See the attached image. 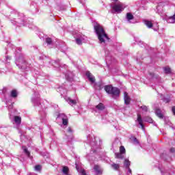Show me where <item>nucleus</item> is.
<instances>
[{"label": "nucleus", "instance_id": "obj_37", "mask_svg": "<svg viewBox=\"0 0 175 175\" xmlns=\"http://www.w3.org/2000/svg\"><path fill=\"white\" fill-rule=\"evenodd\" d=\"M126 170H127V174H132V170L129 167L126 168Z\"/></svg>", "mask_w": 175, "mask_h": 175}, {"label": "nucleus", "instance_id": "obj_11", "mask_svg": "<svg viewBox=\"0 0 175 175\" xmlns=\"http://www.w3.org/2000/svg\"><path fill=\"white\" fill-rule=\"evenodd\" d=\"M73 130L72 129V128L68 127L67 129V133L66 134V135L67 136V139L68 140V142H70V140H72V139H73Z\"/></svg>", "mask_w": 175, "mask_h": 175}, {"label": "nucleus", "instance_id": "obj_22", "mask_svg": "<svg viewBox=\"0 0 175 175\" xmlns=\"http://www.w3.org/2000/svg\"><path fill=\"white\" fill-rule=\"evenodd\" d=\"M124 154L121 152L115 153V158L117 159H124Z\"/></svg>", "mask_w": 175, "mask_h": 175}, {"label": "nucleus", "instance_id": "obj_19", "mask_svg": "<svg viewBox=\"0 0 175 175\" xmlns=\"http://www.w3.org/2000/svg\"><path fill=\"white\" fill-rule=\"evenodd\" d=\"M167 23H168L170 24H174V23H175V14L172 16H170L167 19Z\"/></svg>", "mask_w": 175, "mask_h": 175}, {"label": "nucleus", "instance_id": "obj_40", "mask_svg": "<svg viewBox=\"0 0 175 175\" xmlns=\"http://www.w3.org/2000/svg\"><path fill=\"white\" fill-rule=\"evenodd\" d=\"M11 109H13V104H11L9 107H8V109L10 111Z\"/></svg>", "mask_w": 175, "mask_h": 175}, {"label": "nucleus", "instance_id": "obj_18", "mask_svg": "<svg viewBox=\"0 0 175 175\" xmlns=\"http://www.w3.org/2000/svg\"><path fill=\"white\" fill-rule=\"evenodd\" d=\"M103 87H105V85L102 82L94 83V88L96 90H98L99 91H100V90H103Z\"/></svg>", "mask_w": 175, "mask_h": 175}, {"label": "nucleus", "instance_id": "obj_27", "mask_svg": "<svg viewBox=\"0 0 175 175\" xmlns=\"http://www.w3.org/2000/svg\"><path fill=\"white\" fill-rule=\"evenodd\" d=\"M62 172L64 174H66V175L68 174H69V167H68L67 166L63 167Z\"/></svg>", "mask_w": 175, "mask_h": 175}, {"label": "nucleus", "instance_id": "obj_28", "mask_svg": "<svg viewBox=\"0 0 175 175\" xmlns=\"http://www.w3.org/2000/svg\"><path fill=\"white\" fill-rule=\"evenodd\" d=\"M144 120L146 122H149L150 124H152V122H153L152 118H150V117L144 118Z\"/></svg>", "mask_w": 175, "mask_h": 175}, {"label": "nucleus", "instance_id": "obj_1", "mask_svg": "<svg viewBox=\"0 0 175 175\" xmlns=\"http://www.w3.org/2000/svg\"><path fill=\"white\" fill-rule=\"evenodd\" d=\"M94 29L100 43H105L106 40H109V36H107V34L106 33V31H105V29L102 25L98 23H95L94 25Z\"/></svg>", "mask_w": 175, "mask_h": 175}, {"label": "nucleus", "instance_id": "obj_46", "mask_svg": "<svg viewBox=\"0 0 175 175\" xmlns=\"http://www.w3.org/2000/svg\"><path fill=\"white\" fill-rule=\"evenodd\" d=\"M113 1H115V2H117V1H118V0H113Z\"/></svg>", "mask_w": 175, "mask_h": 175}, {"label": "nucleus", "instance_id": "obj_47", "mask_svg": "<svg viewBox=\"0 0 175 175\" xmlns=\"http://www.w3.org/2000/svg\"><path fill=\"white\" fill-rule=\"evenodd\" d=\"M93 152H95V150H94Z\"/></svg>", "mask_w": 175, "mask_h": 175}, {"label": "nucleus", "instance_id": "obj_13", "mask_svg": "<svg viewBox=\"0 0 175 175\" xmlns=\"http://www.w3.org/2000/svg\"><path fill=\"white\" fill-rule=\"evenodd\" d=\"M93 170L95 174L96 175L102 174V173L103 172V170L102 169V167H100V166L98 165H95Z\"/></svg>", "mask_w": 175, "mask_h": 175}, {"label": "nucleus", "instance_id": "obj_16", "mask_svg": "<svg viewBox=\"0 0 175 175\" xmlns=\"http://www.w3.org/2000/svg\"><path fill=\"white\" fill-rule=\"evenodd\" d=\"M136 122H138L139 125H140L142 131H144V124H143V119L142 118V116L137 115V119Z\"/></svg>", "mask_w": 175, "mask_h": 175}, {"label": "nucleus", "instance_id": "obj_10", "mask_svg": "<svg viewBox=\"0 0 175 175\" xmlns=\"http://www.w3.org/2000/svg\"><path fill=\"white\" fill-rule=\"evenodd\" d=\"M126 20L129 23V24H135V16L131 12H128L126 14Z\"/></svg>", "mask_w": 175, "mask_h": 175}, {"label": "nucleus", "instance_id": "obj_33", "mask_svg": "<svg viewBox=\"0 0 175 175\" xmlns=\"http://www.w3.org/2000/svg\"><path fill=\"white\" fill-rule=\"evenodd\" d=\"M120 152L123 154H125V152H126L125 148L123 146H120Z\"/></svg>", "mask_w": 175, "mask_h": 175}, {"label": "nucleus", "instance_id": "obj_26", "mask_svg": "<svg viewBox=\"0 0 175 175\" xmlns=\"http://www.w3.org/2000/svg\"><path fill=\"white\" fill-rule=\"evenodd\" d=\"M124 166L126 169L129 167V166H131V161H129V160L128 159H125L124 163Z\"/></svg>", "mask_w": 175, "mask_h": 175}, {"label": "nucleus", "instance_id": "obj_38", "mask_svg": "<svg viewBox=\"0 0 175 175\" xmlns=\"http://www.w3.org/2000/svg\"><path fill=\"white\" fill-rule=\"evenodd\" d=\"M87 159H88L89 161H94V157L90 156V154H88Z\"/></svg>", "mask_w": 175, "mask_h": 175}, {"label": "nucleus", "instance_id": "obj_8", "mask_svg": "<svg viewBox=\"0 0 175 175\" xmlns=\"http://www.w3.org/2000/svg\"><path fill=\"white\" fill-rule=\"evenodd\" d=\"M86 38L87 37H85V36H84L83 34L77 35V36L75 37V40H76L77 44H81L83 43V42H84V40H85Z\"/></svg>", "mask_w": 175, "mask_h": 175}, {"label": "nucleus", "instance_id": "obj_4", "mask_svg": "<svg viewBox=\"0 0 175 175\" xmlns=\"http://www.w3.org/2000/svg\"><path fill=\"white\" fill-rule=\"evenodd\" d=\"M16 65L18 66V69L21 70H27L29 67V64L25 62V59L23 57H19L16 59Z\"/></svg>", "mask_w": 175, "mask_h": 175}, {"label": "nucleus", "instance_id": "obj_30", "mask_svg": "<svg viewBox=\"0 0 175 175\" xmlns=\"http://www.w3.org/2000/svg\"><path fill=\"white\" fill-rule=\"evenodd\" d=\"M23 150L24 152L26 154V155H27L28 157H29L30 153H29V151H28V149H27V147L23 146Z\"/></svg>", "mask_w": 175, "mask_h": 175}, {"label": "nucleus", "instance_id": "obj_20", "mask_svg": "<svg viewBox=\"0 0 175 175\" xmlns=\"http://www.w3.org/2000/svg\"><path fill=\"white\" fill-rule=\"evenodd\" d=\"M14 121L16 125H20L21 124V118L20 116H14Z\"/></svg>", "mask_w": 175, "mask_h": 175}, {"label": "nucleus", "instance_id": "obj_41", "mask_svg": "<svg viewBox=\"0 0 175 175\" xmlns=\"http://www.w3.org/2000/svg\"><path fill=\"white\" fill-rule=\"evenodd\" d=\"M10 59H11V57H10L6 56V60H7V61H10Z\"/></svg>", "mask_w": 175, "mask_h": 175}, {"label": "nucleus", "instance_id": "obj_45", "mask_svg": "<svg viewBox=\"0 0 175 175\" xmlns=\"http://www.w3.org/2000/svg\"><path fill=\"white\" fill-rule=\"evenodd\" d=\"M172 152H173V151H174V149H171Z\"/></svg>", "mask_w": 175, "mask_h": 175}, {"label": "nucleus", "instance_id": "obj_9", "mask_svg": "<svg viewBox=\"0 0 175 175\" xmlns=\"http://www.w3.org/2000/svg\"><path fill=\"white\" fill-rule=\"evenodd\" d=\"M144 24L146 25V27H148V28H153L154 31H158V29H159V26H158V24L153 25L151 21H145Z\"/></svg>", "mask_w": 175, "mask_h": 175}, {"label": "nucleus", "instance_id": "obj_12", "mask_svg": "<svg viewBox=\"0 0 175 175\" xmlns=\"http://www.w3.org/2000/svg\"><path fill=\"white\" fill-rule=\"evenodd\" d=\"M86 77H88L89 81H90L91 84H95V77L90 72V71L86 72Z\"/></svg>", "mask_w": 175, "mask_h": 175}, {"label": "nucleus", "instance_id": "obj_23", "mask_svg": "<svg viewBox=\"0 0 175 175\" xmlns=\"http://www.w3.org/2000/svg\"><path fill=\"white\" fill-rule=\"evenodd\" d=\"M111 167L113 170H120V164H117L115 163H113L111 164Z\"/></svg>", "mask_w": 175, "mask_h": 175}, {"label": "nucleus", "instance_id": "obj_15", "mask_svg": "<svg viewBox=\"0 0 175 175\" xmlns=\"http://www.w3.org/2000/svg\"><path fill=\"white\" fill-rule=\"evenodd\" d=\"M124 99L125 105H129L131 103V97L128 95V92H124Z\"/></svg>", "mask_w": 175, "mask_h": 175}, {"label": "nucleus", "instance_id": "obj_32", "mask_svg": "<svg viewBox=\"0 0 175 175\" xmlns=\"http://www.w3.org/2000/svg\"><path fill=\"white\" fill-rule=\"evenodd\" d=\"M164 72H165V73L169 74L172 72V70H170V68L165 67L164 68Z\"/></svg>", "mask_w": 175, "mask_h": 175}, {"label": "nucleus", "instance_id": "obj_35", "mask_svg": "<svg viewBox=\"0 0 175 175\" xmlns=\"http://www.w3.org/2000/svg\"><path fill=\"white\" fill-rule=\"evenodd\" d=\"M41 169H42V166H40V165H36L35 166V170L36 172H39L40 170H41Z\"/></svg>", "mask_w": 175, "mask_h": 175}, {"label": "nucleus", "instance_id": "obj_5", "mask_svg": "<svg viewBox=\"0 0 175 175\" xmlns=\"http://www.w3.org/2000/svg\"><path fill=\"white\" fill-rule=\"evenodd\" d=\"M112 9L115 13H121L125 9V5L122 3H118L112 6Z\"/></svg>", "mask_w": 175, "mask_h": 175}, {"label": "nucleus", "instance_id": "obj_7", "mask_svg": "<svg viewBox=\"0 0 175 175\" xmlns=\"http://www.w3.org/2000/svg\"><path fill=\"white\" fill-rule=\"evenodd\" d=\"M58 120H62L63 125H68V122H69V120L68 119V116L64 113H59L57 118Z\"/></svg>", "mask_w": 175, "mask_h": 175}, {"label": "nucleus", "instance_id": "obj_36", "mask_svg": "<svg viewBox=\"0 0 175 175\" xmlns=\"http://www.w3.org/2000/svg\"><path fill=\"white\" fill-rule=\"evenodd\" d=\"M88 140H89V142L90 143L91 146H94V144H96L95 142L90 140V137H88Z\"/></svg>", "mask_w": 175, "mask_h": 175}, {"label": "nucleus", "instance_id": "obj_6", "mask_svg": "<svg viewBox=\"0 0 175 175\" xmlns=\"http://www.w3.org/2000/svg\"><path fill=\"white\" fill-rule=\"evenodd\" d=\"M40 96L38 92H34L31 98V102L34 106H39L40 105Z\"/></svg>", "mask_w": 175, "mask_h": 175}, {"label": "nucleus", "instance_id": "obj_43", "mask_svg": "<svg viewBox=\"0 0 175 175\" xmlns=\"http://www.w3.org/2000/svg\"><path fill=\"white\" fill-rule=\"evenodd\" d=\"M172 113H174L175 116V107H172Z\"/></svg>", "mask_w": 175, "mask_h": 175}, {"label": "nucleus", "instance_id": "obj_29", "mask_svg": "<svg viewBox=\"0 0 175 175\" xmlns=\"http://www.w3.org/2000/svg\"><path fill=\"white\" fill-rule=\"evenodd\" d=\"M76 169L77 170V172H79L80 175H87V174H85V170H81L80 171L79 170V167L77 165H76Z\"/></svg>", "mask_w": 175, "mask_h": 175}, {"label": "nucleus", "instance_id": "obj_21", "mask_svg": "<svg viewBox=\"0 0 175 175\" xmlns=\"http://www.w3.org/2000/svg\"><path fill=\"white\" fill-rule=\"evenodd\" d=\"M131 142L135 146H139L140 144L139 139L135 137H131Z\"/></svg>", "mask_w": 175, "mask_h": 175}, {"label": "nucleus", "instance_id": "obj_2", "mask_svg": "<svg viewBox=\"0 0 175 175\" xmlns=\"http://www.w3.org/2000/svg\"><path fill=\"white\" fill-rule=\"evenodd\" d=\"M11 22L14 25L17 27H23L25 25V18H24V14H20L16 11H14L11 14Z\"/></svg>", "mask_w": 175, "mask_h": 175}, {"label": "nucleus", "instance_id": "obj_42", "mask_svg": "<svg viewBox=\"0 0 175 175\" xmlns=\"http://www.w3.org/2000/svg\"><path fill=\"white\" fill-rule=\"evenodd\" d=\"M66 79H67V80H68V81H70V82L73 81H72L73 78H71V79H69V78H68V77H67Z\"/></svg>", "mask_w": 175, "mask_h": 175}, {"label": "nucleus", "instance_id": "obj_3", "mask_svg": "<svg viewBox=\"0 0 175 175\" xmlns=\"http://www.w3.org/2000/svg\"><path fill=\"white\" fill-rule=\"evenodd\" d=\"M104 88L106 93L111 95L113 99L120 96V89H118V88L113 87L111 85H105Z\"/></svg>", "mask_w": 175, "mask_h": 175}, {"label": "nucleus", "instance_id": "obj_34", "mask_svg": "<svg viewBox=\"0 0 175 175\" xmlns=\"http://www.w3.org/2000/svg\"><path fill=\"white\" fill-rule=\"evenodd\" d=\"M46 43H47V44H51L53 43V40H51V38H47L46 39Z\"/></svg>", "mask_w": 175, "mask_h": 175}, {"label": "nucleus", "instance_id": "obj_31", "mask_svg": "<svg viewBox=\"0 0 175 175\" xmlns=\"http://www.w3.org/2000/svg\"><path fill=\"white\" fill-rule=\"evenodd\" d=\"M55 68H58L60 66L59 62V61H54L53 63Z\"/></svg>", "mask_w": 175, "mask_h": 175}, {"label": "nucleus", "instance_id": "obj_14", "mask_svg": "<svg viewBox=\"0 0 175 175\" xmlns=\"http://www.w3.org/2000/svg\"><path fill=\"white\" fill-rule=\"evenodd\" d=\"M65 99H66V102H68V103L69 105H70V106H73L75 105H77V102H79V98H77L75 100H72L69 97H66Z\"/></svg>", "mask_w": 175, "mask_h": 175}, {"label": "nucleus", "instance_id": "obj_44", "mask_svg": "<svg viewBox=\"0 0 175 175\" xmlns=\"http://www.w3.org/2000/svg\"><path fill=\"white\" fill-rule=\"evenodd\" d=\"M151 77H154V73H150Z\"/></svg>", "mask_w": 175, "mask_h": 175}, {"label": "nucleus", "instance_id": "obj_24", "mask_svg": "<svg viewBox=\"0 0 175 175\" xmlns=\"http://www.w3.org/2000/svg\"><path fill=\"white\" fill-rule=\"evenodd\" d=\"M18 95V93L17 92V90H13L11 91L10 96L12 98H17V96Z\"/></svg>", "mask_w": 175, "mask_h": 175}, {"label": "nucleus", "instance_id": "obj_39", "mask_svg": "<svg viewBox=\"0 0 175 175\" xmlns=\"http://www.w3.org/2000/svg\"><path fill=\"white\" fill-rule=\"evenodd\" d=\"M142 109L144 110V111H147V110H148V108L146 105L142 106Z\"/></svg>", "mask_w": 175, "mask_h": 175}, {"label": "nucleus", "instance_id": "obj_25", "mask_svg": "<svg viewBox=\"0 0 175 175\" xmlns=\"http://www.w3.org/2000/svg\"><path fill=\"white\" fill-rule=\"evenodd\" d=\"M155 113H156V115L157 116V117H159V118H163V115L161 112L160 109H157Z\"/></svg>", "mask_w": 175, "mask_h": 175}, {"label": "nucleus", "instance_id": "obj_17", "mask_svg": "<svg viewBox=\"0 0 175 175\" xmlns=\"http://www.w3.org/2000/svg\"><path fill=\"white\" fill-rule=\"evenodd\" d=\"M102 110H105V105L102 103H100L98 105L96 106L94 111H102Z\"/></svg>", "mask_w": 175, "mask_h": 175}]
</instances>
